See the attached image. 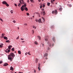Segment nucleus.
Returning <instances> with one entry per match:
<instances>
[{
    "label": "nucleus",
    "mask_w": 73,
    "mask_h": 73,
    "mask_svg": "<svg viewBox=\"0 0 73 73\" xmlns=\"http://www.w3.org/2000/svg\"><path fill=\"white\" fill-rule=\"evenodd\" d=\"M15 54L13 53H11L8 56V59L9 60H10L12 61V60L13 59L14 57H15Z\"/></svg>",
    "instance_id": "obj_1"
},
{
    "label": "nucleus",
    "mask_w": 73,
    "mask_h": 73,
    "mask_svg": "<svg viewBox=\"0 0 73 73\" xmlns=\"http://www.w3.org/2000/svg\"><path fill=\"white\" fill-rule=\"evenodd\" d=\"M27 7V5L25 4L24 5H23L22 7H21V11H24V7Z\"/></svg>",
    "instance_id": "obj_2"
},
{
    "label": "nucleus",
    "mask_w": 73,
    "mask_h": 73,
    "mask_svg": "<svg viewBox=\"0 0 73 73\" xmlns=\"http://www.w3.org/2000/svg\"><path fill=\"white\" fill-rule=\"evenodd\" d=\"M2 3L3 4H5L7 7H9V5L5 1H3Z\"/></svg>",
    "instance_id": "obj_3"
},
{
    "label": "nucleus",
    "mask_w": 73,
    "mask_h": 73,
    "mask_svg": "<svg viewBox=\"0 0 73 73\" xmlns=\"http://www.w3.org/2000/svg\"><path fill=\"white\" fill-rule=\"evenodd\" d=\"M55 13L56 15L57 14V10H55V11H52V14H54Z\"/></svg>",
    "instance_id": "obj_4"
},
{
    "label": "nucleus",
    "mask_w": 73,
    "mask_h": 73,
    "mask_svg": "<svg viewBox=\"0 0 73 73\" xmlns=\"http://www.w3.org/2000/svg\"><path fill=\"white\" fill-rule=\"evenodd\" d=\"M20 3L21 4H24V0H20L19 1Z\"/></svg>",
    "instance_id": "obj_5"
},
{
    "label": "nucleus",
    "mask_w": 73,
    "mask_h": 73,
    "mask_svg": "<svg viewBox=\"0 0 73 73\" xmlns=\"http://www.w3.org/2000/svg\"><path fill=\"white\" fill-rule=\"evenodd\" d=\"M10 50H9L8 49H7L6 50H5V52H7V53H9L10 52Z\"/></svg>",
    "instance_id": "obj_6"
},
{
    "label": "nucleus",
    "mask_w": 73,
    "mask_h": 73,
    "mask_svg": "<svg viewBox=\"0 0 73 73\" xmlns=\"http://www.w3.org/2000/svg\"><path fill=\"white\" fill-rule=\"evenodd\" d=\"M38 22L39 23H42V22H41V19H39L38 20Z\"/></svg>",
    "instance_id": "obj_7"
},
{
    "label": "nucleus",
    "mask_w": 73,
    "mask_h": 73,
    "mask_svg": "<svg viewBox=\"0 0 73 73\" xmlns=\"http://www.w3.org/2000/svg\"><path fill=\"white\" fill-rule=\"evenodd\" d=\"M10 70H12V71H13V70H14L13 68V67H12V66H11L10 67Z\"/></svg>",
    "instance_id": "obj_8"
},
{
    "label": "nucleus",
    "mask_w": 73,
    "mask_h": 73,
    "mask_svg": "<svg viewBox=\"0 0 73 73\" xmlns=\"http://www.w3.org/2000/svg\"><path fill=\"white\" fill-rule=\"evenodd\" d=\"M12 47V46L10 45L8 46V48L9 49V50H11V49Z\"/></svg>",
    "instance_id": "obj_9"
},
{
    "label": "nucleus",
    "mask_w": 73,
    "mask_h": 73,
    "mask_svg": "<svg viewBox=\"0 0 73 73\" xmlns=\"http://www.w3.org/2000/svg\"><path fill=\"white\" fill-rule=\"evenodd\" d=\"M38 59L36 58V63H38Z\"/></svg>",
    "instance_id": "obj_10"
},
{
    "label": "nucleus",
    "mask_w": 73,
    "mask_h": 73,
    "mask_svg": "<svg viewBox=\"0 0 73 73\" xmlns=\"http://www.w3.org/2000/svg\"><path fill=\"white\" fill-rule=\"evenodd\" d=\"M7 65H8V64L7 63H5L3 65V66H7Z\"/></svg>",
    "instance_id": "obj_11"
},
{
    "label": "nucleus",
    "mask_w": 73,
    "mask_h": 73,
    "mask_svg": "<svg viewBox=\"0 0 73 73\" xmlns=\"http://www.w3.org/2000/svg\"><path fill=\"white\" fill-rule=\"evenodd\" d=\"M4 39H5V40H8V38L6 36H4Z\"/></svg>",
    "instance_id": "obj_12"
},
{
    "label": "nucleus",
    "mask_w": 73,
    "mask_h": 73,
    "mask_svg": "<svg viewBox=\"0 0 73 73\" xmlns=\"http://www.w3.org/2000/svg\"><path fill=\"white\" fill-rule=\"evenodd\" d=\"M48 54L47 53H45L44 55V57H47V56H48Z\"/></svg>",
    "instance_id": "obj_13"
},
{
    "label": "nucleus",
    "mask_w": 73,
    "mask_h": 73,
    "mask_svg": "<svg viewBox=\"0 0 73 73\" xmlns=\"http://www.w3.org/2000/svg\"><path fill=\"white\" fill-rule=\"evenodd\" d=\"M48 44L49 46H51V44L49 43V42H48Z\"/></svg>",
    "instance_id": "obj_14"
},
{
    "label": "nucleus",
    "mask_w": 73,
    "mask_h": 73,
    "mask_svg": "<svg viewBox=\"0 0 73 73\" xmlns=\"http://www.w3.org/2000/svg\"><path fill=\"white\" fill-rule=\"evenodd\" d=\"M25 10L26 11H28V8L27 7H25Z\"/></svg>",
    "instance_id": "obj_15"
},
{
    "label": "nucleus",
    "mask_w": 73,
    "mask_h": 73,
    "mask_svg": "<svg viewBox=\"0 0 73 73\" xmlns=\"http://www.w3.org/2000/svg\"><path fill=\"white\" fill-rule=\"evenodd\" d=\"M31 2H32V3H35V1L33 0H30Z\"/></svg>",
    "instance_id": "obj_16"
},
{
    "label": "nucleus",
    "mask_w": 73,
    "mask_h": 73,
    "mask_svg": "<svg viewBox=\"0 0 73 73\" xmlns=\"http://www.w3.org/2000/svg\"><path fill=\"white\" fill-rule=\"evenodd\" d=\"M52 40L54 42L55 41L56 39H55V38L54 37L53 38Z\"/></svg>",
    "instance_id": "obj_17"
},
{
    "label": "nucleus",
    "mask_w": 73,
    "mask_h": 73,
    "mask_svg": "<svg viewBox=\"0 0 73 73\" xmlns=\"http://www.w3.org/2000/svg\"><path fill=\"white\" fill-rule=\"evenodd\" d=\"M18 53L19 54H21V51H20L19 50L18 51Z\"/></svg>",
    "instance_id": "obj_18"
},
{
    "label": "nucleus",
    "mask_w": 73,
    "mask_h": 73,
    "mask_svg": "<svg viewBox=\"0 0 73 73\" xmlns=\"http://www.w3.org/2000/svg\"><path fill=\"white\" fill-rule=\"evenodd\" d=\"M42 13L43 14V15L44 16V15H45V11H43L42 12Z\"/></svg>",
    "instance_id": "obj_19"
},
{
    "label": "nucleus",
    "mask_w": 73,
    "mask_h": 73,
    "mask_svg": "<svg viewBox=\"0 0 73 73\" xmlns=\"http://www.w3.org/2000/svg\"><path fill=\"white\" fill-rule=\"evenodd\" d=\"M6 42L9 43L10 42V41H9V40H6Z\"/></svg>",
    "instance_id": "obj_20"
},
{
    "label": "nucleus",
    "mask_w": 73,
    "mask_h": 73,
    "mask_svg": "<svg viewBox=\"0 0 73 73\" xmlns=\"http://www.w3.org/2000/svg\"><path fill=\"white\" fill-rule=\"evenodd\" d=\"M47 5H48V6H49L50 5V3H49L48 2H47Z\"/></svg>",
    "instance_id": "obj_21"
},
{
    "label": "nucleus",
    "mask_w": 73,
    "mask_h": 73,
    "mask_svg": "<svg viewBox=\"0 0 73 73\" xmlns=\"http://www.w3.org/2000/svg\"><path fill=\"white\" fill-rule=\"evenodd\" d=\"M11 50L12 51H14L15 50V48H13L11 49Z\"/></svg>",
    "instance_id": "obj_22"
},
{
    "label": "nucleus",
    "mask_w": 73,
    "mask_h": 73,
    "mask_svg": "<svg viewBox=\"0 0 73 73\" xmlns=\"http://www.w3.org/2000/svg\"><path fill=\"white\" fill-rule=\"evenodd\" d=\"M38 37L39 40L41 39V37H40V36H38Z\"/></svg>",
    "instance_id": "obj_23"
},
{
    "label": "nucleus",
    "mask_w": 73,
    "mask_h": 73,
    "mask_svg": "<svg viewBox=\"0 0 73 73\" xmlns=\"http://www.w3.org/2000/svg\"><path fill=\"white\" fill-rule=\"evenodd\" d=\"M33 28H35V29H36V27H35L34 26H33Z\"/></svg>",
    "instance_id": "obj_24"
},
{
    "label": "nucleus",
    "mask_w": 73,
    "mask_h": 73,
    "mask_svg": "<svg viewBox=\"0 0 73 73\" xmlns=\"http://www.w3.org/2000/svg\"><path fill=\"white\" fill-rule=\"evenodd\" d=\"M68 5L70 7H72V5Z\"/></svg>",
    "instance_id": "obj_25"
},
{
    "label": "nucleus",
    "mask_w": 73,
    "mask_h": 73,
    "mask_svg": "<svg viewBox=\"0 0 73 73\" xmlns=\"http://www.w3.org/2000/svg\"><path fill=\"white\" fill-rule=\"evenodd\" d=\"M38 69L39 70H40V66H38Z\"/></svg>",
    "instance_id": "obj_26"
},
{
    "label": "nucleus",
    "mask_w": 73,
    "mask_h": 73,
    "mask_svg": "<svg viewBox=\"0 0 73 73\" xmlns=\"http://www.w3.org/2000/svg\"><path fill=\"white\" fill-rule=\"evenodd\" d=\"M35 44L36 45H37V42L36 41L35 42Z\"/></svg>",
    "instance_id": "obj_27"
},
{
    "label": "nucleus",
    "mask_w": 73,
    "mask_h": 73,
    "mask_svg": "<svg viewBox=\"0 0 73 73\" xmlns=\"http://www.w3.org/2000/svg\"><path fill=\"white\" fill-rule=\"evenodd\" d=\"M2 37H4V34H2Z\"/></svg>",
    "instance_id": "obj_28"
},
{
    "label": "nucleus",
    "mask_w": 73,
    "mask_h": 73,
    "mask_svg": "<svg viewBox=\"0 0 73 73\" xmlns=\"http://www.w3.org/2000/svg\"><path fill=\"white\" fill-rule=\"evenodd\" d=\"M11 13H12V14L13 13V10H11Z\"/></svg>",
    "instance_id": "obj_29"
},
{
    "label": "nucleus",
    "mask_w": 73,
    "mask_h": 73,
    "mask_svg": "<svg viewBox=\"0 0 73 73\" xmlns=\"http://www.w3.org/2000/svg\"><path fill=\"white\" fill-rule=\"evenodd\" d=\"M3 48V46L0 45V48Z\"/></svg>",
    "instance_id": "obj_30"
},
{
    "label": "nucleus",
    "mask_w": 73,
    "mask_h": 73,
    "mask_svg": "<svg viewBox=\"0 0 73 73\" xmlns=\"http://www.w3.org/2000/svg\"><path fill=\"white\" fill-rule=\"evenodd\" d=\"M42 19L44 21H45V19L43 17H42Z\"/></svg>",
    "instance_id": "obj_31"
},
{
    "label": "nucleus",
    "mask_w": 73,
    "mask_h": 73,
    "mask_svg": "<svg viewBox=\"0 0 73 73\" xmlns=\"http://www.w3.org/2000/svg\"><path fill=\"white\" fill-rule=\"evenodd\" d=\"M27 53L28 54H29V55H31V54H30V52H29Z\"/></svg>",
    "instance_id": "obj_32"
},
{
    "label": "nucleus",
    "mask_w": 73,
    "mask_h": 73,
    "mask_svg": "<svg viewBox=\"0 0 73 73\" xmlns=\"http://www.w3.org/2000/svg\"><path fill=\"white\" fill-rule=\"evenodd\" d=\"M59 11H61L62 10V9L61 8V7H60L59 8Z\"/></svg>",
    "instance_id": "obj_33"
},
{
    "label": "nucleus",
    "mask_w": 73,
    "mask_h": 73,
    "mask_svg": "<svg viewBox=\"0 0 73 73\" xmlns=\"http://www.w3.org/2000/svg\"><path fill=\"white\" fill-rule=\"evenodd\" d=\"M45 7V5L44 4H43V8H44V7Z\"/></svg>",
    "instance_id": "obj_34"
},
{
    "label": "nucleus",
    "mask_w": 73,
    "mask_h": 73,
    "mask_svg": "<svg viewBox=\"0 0 73 73\" xmlns=\"http://www.w3.org/2000/svg\"><path fill=\"white\" fill-rule=\"evenodd\" d=\"M42 8V5L40 6V9H41Z\"/></svg>",
    "instance_id": "obj_35"
},
{
    "label": "nucleus",
    "mask_w": 73,
    "mask_h": 73,
    "mask_svg": "<svg viewBox=\"0 0 73 73\" xmlns=\"http://www.w3.org/2000/svg\"><path fill=\"white\" fill-rule=\"evenodd\" d=\"M27 15L28 16H29V13H27Z\"/></svg>",
    "instance_id": "obj_36"
},
{
    "label": "nucleus",
    "mask_w": 73,
    "mask_h": 73,
    "mask_svg": "<svg viewBox=\"0 0 73 73\" xmlns=\"http://www.w3.org/2000/svg\"><path fill=\"white\" fill-rule=\"evenodd\" d=\"M45 41H48V39L46 38H45Z\"/></svg>",
    "instance_id": "obj_37"
},
{
    "label": "nucleus",
    "mask_w": 73,
    "mask_h": 73,
    "mask_svg": "<svg viewBox=\"0 0 73 73\" xmlns=\"http://www.w3.org/2000/svg\"><path fill=\"white\" fill-rule=\"evenodd\" d=\"M20 5H21V4L20 3H19L18 5V6L19 7H20Z\"/></svg>",
    "instance_id": "obj_38"
},
{
    "label": "nucleus",
    "mask_w": 73,
    "mask_h": 73,
    "mask_svg": "<svg viewBox=\"0 0 73 73\" xmlns=\"http://www.w3.org/2000/svg\"><path fill=\"white\" fill-rule=\"evenodd\" d=\"M51 2L52 4H53V1L51 0Z\"/></svg>",
    "instance_id": "obj_39"
},
{
    "label": "nucleus",
    "mask_w": 73,
    "mask_h": 73,
    "mask_svg": "<svg viewBox=\"0 0 73 73\" xmlns=\"http://www.w3.org/2000/svg\"><path fill=\"white\" fill-rule=\"evenodd\" d=\"M0 45H2V46H3L4 45V44H3V43H1V44Z\"/></svg>",
    "instance_id": "obj_40"
},
{
    "label": "nucleus",
    "mask_w": 73,
    "mask_h": 73,
    "mask_svg": "<svg viewBox=\"0 0 73 73\" xmlns=\"http://www.w3.org/2000/svg\"><path fill=\"white\" fill-rule=\"evenodd\" d=\"M24 25H27V23H25L24 24Z\"/></svg>",
    "instance_id": "obj_41"
},
{
    "label": "nucleus",
    "mask_w": 73,
    "mask_h": 73,
    "mask_svg": "<svg viewBox=\"0 0 73 73\" xmlns=\"http://www.w3.org/2000/svg\"><path fill=\"white\" fill-rule=\"evenodd\" d=\"M36 21V22H37L38 21V20L37 19H36L35 20Z\"/></svg>",
    "instance_id": "obj_42"
},
{
    "label": "nucleus",
    "mask_w": 73,
    "mask_h": 73,
    "mask_svg": "<svg viewBox=\"0 0 73 73\" xmlns=\"http://www.w3.org/2000/svg\"><path fill=\"white\" fill-rule=\"evenodd\" d=\"M40 63H39L38 64V66H40Z\"/></svg>",
    "instance_id": "obj_43"
},
{
    "label": "nucleus",
    "mask_w": 73,
    "mask_h": 73,
    "mask_svg": "<svg viewBox=\"0 0 73 73\" xmlns=\"http://www.w3.org/2000/svg\"><path fill=\"white\" fill-rule=\"evenodd\" d=\"M19 36H18V37L17 38H16L17 40H18V39H19Z\"/></svg>",
    "instance_id": "obj_44"
},
{
    "label": "nucleus",
    "mask_w": 73,
    "mask_h": 73,
    "mask_svg": "<svg viewBox=\"0 0 73 73\" xmlns=\"http://www.w3.org/2000/svg\"><path fill=\"white\" fill-rule=\"evenodd\" d=\"M54 27V26H51V28H53Z\"/></svg>",
    "instance_id": "obj_45"
},
{
    "label": "nucleus",
    "mask_w": 73,
    "mask_h": 73,
    "mask_svg": "<svg viewBox=\"0 0 73 73\" xmlns=\"http://www.w3.org/2000/svg\"><path fill=\"white\" fill-rule=\"evenodd\" d=\"M42 46H44V44H42Z\"/></svg>",
    "instance_id": "obj_46"
},
{
    "label": "nucleus",
    "mask_w": 73,
    "mask_h": 73,
    "mask_svg": "<svg viewBox=\"0 0 73 73\" xmlns=\"http://www.w3.org/2000/svg\"><path fill=\"white\" fill-rule=\"evenodd\" d=\"M2 62H3L2 61H0V64L2 63Z\"/></svg>",
    "instance_id": "obj_47"
},
{
    "label": "nucleus",
    "mask_w": 73,
    "mask_h": 73,
    "mask_svg": "<svg viewBox=\"0 0 73 73\" xmlns=\"http://www.w3.org/2000/svg\"><path fill=\"white\" fill-rule=\"evenodd\" d=\"M13 23H16V21H13Z\"/></svg>",
    "instance_id": "obj_48"
},
{
    "label": "nucleus",
    "mask_w": 73,
    "mask_h": 73,
    "mask_svg": "<svg viewBox=\"0 0 73 73\" xmlns=\"http://www.w3.org/2000/svg\"><path fill=\"white\" fill-rule=\"evenodd\" d=\"M35 13L36 14H37L38 15V14L39 13L38 12H36Z\"/></svg>",
    "instance_id": "obj_49"
},
{
    "label": "nucleus",
    "mask_w": 73,
    "mask_h": 73,
    "mask_svg": "<svg viewBox=\"0 0 73 73\" xmlns=\"http://www.w3.org/2000/svg\"><path fill=\"white\" fill-rule=\"evenodd\" d=\"M33 31V33H34V30H32Z\"/></svg>",
    "instance_id": "obj_50"
},
{
    "label": "nucleus",
    "mask_w": 73,
    "mask_h": 73,
    "mask_svg": "<svg viewBox=\"0 0 73 73\" xmlns=\"http://www.w3.org/2000/svg\"><path fill=\"white\" fill-rule=\"evenodd\" d=\"M50 49V48L49 47H48V50H49Z\"/></svg>",
    "instance_id": "obj_51"
},
{
    "label": "nucleus",
    "mask_w": 73,
    "mask_h": 73,
    "mask_svg": "<svg viewBox=\"0 0 73 73\" xmlns=\"http://www.w3.org/2000/svg\"><path fill=\"white\" fill-rule=\"evenodd\" d=\"M21 40H24V39L21 38Z\"/></svg>",
    "instance_id": "obj_52"
},
{
    "label": "nucleus",
    "mask_w": 73,
    "mask_h": 73,
    "mask_svg": "<svg viewBox=\"0 0 73 73\" xmlns=\"http://www.w3.org/2000/svg\"><path fill=\"white\" fill-rule=\"evenodd\" d=\"M15 5V6H17V5H16V4L15 3L14 4Z\"/></svg>",
    "instance_id": "obj_53"
},
{
    "label": "nucleus",
    "mask_w": 73,
    "mask_h": 73,
    "mask_svg": "<svg viewBox=\"0 0 73 73\" xmlns=\"http://www.w3.org/2000/svg\"><path fill=\"white\" fill-rule=\"evenodd\" d=\"M54 44H52V46H54Z\"/></svg>",
    "instance_id": "obj_54"
},
{
    "label": "nucleus",
    "mask_w": 73,
    "mask_h": 73,
    "mask_svg": "<svg viewBox=\"0 0 73 73\" xmlns=\"http://www.w3.org/2000/svg\"><path fill=\"white\" fill-rule=\"evenodd\" d=\"M27 2H29V0H27Z\"/></svg>",
    "instance_id": "obj_55"
},
{
    "label": "nucleus",
    "mask_w": 73,
    "mask_h": 73,
    "mask_svg": "<svg viewBox=\"0 0 73 73\" xmlns=\"http://www.w3.org/2000/svg\"><path fill=\"white\" fill-rule=\"evenodd\" d=\"M42 11H44V9H42Z\"/></svg>",
    "instance_id": "obj_56"
},
{
    "label": "nucleus",
    "mask_w": 73,
    "mask_h": 73,
    "mask_svg": "<svg viewBox=\"0 0 73 73\" xmlns=\"http://www.w3.org/2000/svg\"><path fill=\"white\" fill-rule=\"evenodd\" d=\"M0 20H1V21H3V20H2L1 19H0Z\"/></svg>",
    "instance_id": "obj_57"
},
{
    "label": "nucleus",
    "mask_w": 73,
    "mask_h": 73,
    "mask_svg": "<svg viewBox=\"0 0 73 73\" xmlns=\"http://www.w3.org/2000/svg\"><path fill=\"white\" fill-rule=\"evenodd\" d=\"M27 53H27V52H26V53H25V55H27Z\"/></svg>",
    "instance_id": "obj_58"
},
{
    "label": "nucleus",
    "mask_w": 73,
    "mask_h": 73,
    "mask_svg": "<svg viewBox=\"0 0 73 73\" xmlns=\"http://www.w3.org/2000/svg\"><path fill=\"white\" fill-rule=\"evenodd\" d=\"M34 72L35 73H36V70H34Z\"/></svg>",
    "instance_id": "obj_59"
},
{
    "label": "nucleus",
    "mask_w": 73,
    "mask_h": 73,
    "mask_svg": "<svg viewBox=\"0 0 73 73\" xmlns=\"http://www.w3.org/2000/svg\"><path fill=\"white\" fill-rule=\"evenodd\" d=\"M46 60H47L48 59V58H46Z\"/></svg>",
    "instance_id": "obj_60"
},
{
    "label": "nucleus",
    "mask_w": 73,
    "mask_h": 73,
    "mask_svg": "<svg viewBox=\"0 0 73 73\" xmlns=\"http://www.w3.org/2000/svg\"><path fill=\"white\" fill-rule=\"evenodd\" d=\"M38 1H39V2H40V1H41V0H38Z\"/></svg>",
    "instance_id": "obj_61"
},
{
    "label": "nucleus",
    "mask_w": 73,
    "mask_h": 73,
    "mask_svg": "<svg viewBox=\"0 0 73 73\" xmlns=\"http://www.w3.org/2000/svg\"><path fill=\"white\" fill-rule=\"evenodd\" d=\"M22 42H24V41H22Z\"/></svg>",
    "instance_id": "obj_62"
},
{
    "label": "nucleus",
    "mask_w": 73,
    "mask_h": 73,
    "mask_svg": "<svg viewBox=\"0 0 73 73\" xmlns=\"http://www.w3.org/2000/svg\"><path fill=\"white\" fill-rule=\"evenodd\" d=\"M40 14H41V15H42V12H41L40 13Z\"/></svg>",
    "instance_id": "obj_63"
},
{
    "label": "nucleus",
    "mask_w": 73,
    "mask_h": 73,
    "mask_svg": "<svg viewBox=\"0 0 73 73\" xmlns=\"http://www.w3.org/2000/svg\"><path fill=\"white\" fill-rule=\"evenodd\" d=\"M53 1H55V0H53Z\"/></svg>",
    "instance_id": "obj_64"
}]
</instances>
